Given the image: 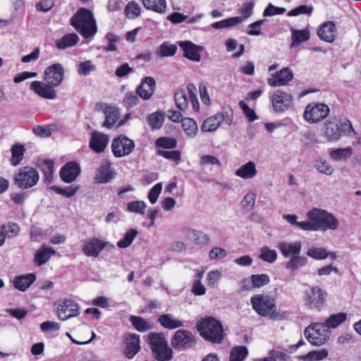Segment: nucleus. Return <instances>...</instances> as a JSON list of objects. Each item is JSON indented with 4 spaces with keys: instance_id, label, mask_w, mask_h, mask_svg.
<instances>
[{
    "instance_id": "60",
    "label": "nucleus",
    "mask_w": 361,
    "mask_h": 361,
    "mask_svg": "<svg viewBox=\"0 0 361 361\" xmlns=\"http://www.w3.org/2000/svg\"><path fill=\"white\" fill-rule=\"evenodd\" d=\"M96 70V65L93 64L91 61H86L84 62H81L78 68V73L80 75L87 76L90 74V73Z\"/></svg>"
},
{
    "instance_id": "13",
    "label": "nucleus",
    "mask_w": 361,
    "mask_h": 361,
    "mask_svg": "<svg viewBox=\"0 0 361 361\" xmlns=\"http://www.w3.org/2000/svg\"><path fill=\"white\" fill-rule=\"evenodd\" d=\"M64 77V69L61 63H54L45 69L44 78L51 86L58 87Z\"/></svg>"
},
{
    "instance_id": "11",
    "label": "nucleus",
    "mask_w": 361,
    "mask_h": 361,
    "mask_svg": "<svg viewBox=\"0 0 361 361\" xmlns=\"http://www.w3.org/2000/svg\"><path fill=\"white\" fill-rule=\"evenodd\" d=\"M134 148V141L123 135L115 137L111 143L113 154L118 158L129 155Z\"/></svg>"
},
{
    "instance_id": "42",
    "label": "nucleus",
    "mask_w": 361,
    "mask_h": 361,
    "mask_svg": "<svg viewBox=\"0 0 361 361\" xmlns=\"http://www.w3.org/2000/svg\"><path fill=\"white\" fill-rule=\"evenodd\" d=\"M54 162L51 159H44L40 165V169L44 176V182L50 183L53 180Z\"/></svg>"
},
{
    "instance_id": "23",
    "label": "nucleus",
    "mask_w": 361,
    "mask_h": 361,
    "mask_svg": "<svg viewBox=\"0 0 361 361\" xmlns=\"http://www.w3.org/2000/svg\"><path fill=\"white\" fill-rule=\"evenodd\" d=\"M54 87L49 84L40 81L35 80L30 84V90L42 98L48 99H54L56 97V92L53 89Z\"/></svg>"
},
{
    "instance_id": "7",
    "label": "nucleus",
    "mask_w": 361,
    "mask_h": 361,
    "mask_svg": "<svg viewBox=\"0 0 361 361\" xmlns=\"http://www.w3.org/2000/svg\"><path fill=\"white\" fill-rule=\"evenodd\" d=\"M39 179L37 171L31 166L20 168L15 175L16 185L21 189H27L35 185Z\"/></svg>"
},
{
    "instance_id": "10",
    "label": "nucleus",
    "mask_w": 361,
    "mask_h": 361,
    "mask_svg": "<svg viewBox=\"0 0 361 361\" xmlns=\"http://www.w3.org/2000/svg\"><path fill=\"white\" fill-rule=\"evenodd\" d=\"M330 112L329 106L323 103L309 104L303 113V118L309 123H317L326 118Z\"/></svg>"
},
{
    "instance_id": "2",
    "label": "nucleus",
    "mask_w": 361,
    "mask_h": 361,
    "mask_svg": "<svg viewBox=\"0 0 361 361\" xmlns=\"http://www.w3.org/2000/svg\"><path fill=\"white\" fill-rule=\"evenodd\" d=\"M200 335L212 343H221L224 338L223 325L213 317H207L197 324Z\"/></svg>"
},
{
    "instance_id": "43",
    "label": "nucleus",
    "mask_w": 361,
    "mask_h": 361,
    "mask_svg": "<svg viewBox=\"0 0 361 361\" xmlns=\"http://www.w3.org/2000/svg\"><path fill=\"white\" fill-rule=\"evenodd\" d=\"M347 319V314L340 312L336 314L331 315L324 324L329 330V329H334L343 323Z\"/></svg>"
},
{
    "instance_id": "19",
    "label": "nucleus",
    "mask_w": 361,
    "mask_h": 361,
    "mask_svg": "<svg viewBox=\"0 0 361 361\" xmlns=\"http://www.w3.org/2000/svg\"><path fill=\"white\" fill-rule=\"evenodd\" d=\"M156 88V80L154 78L146 76L142 79L140 85L136 87V93L144 99L147 100L152 97Z\"/></svg>"
},
{
    "instance_id": "40",
    "label": "nucleus",
    "mask_w": 361,
    "mask_h": 361,
    "mask_svg": "<svg viewBox=\"0 0 361 361\" xmlns=\"http://www.w3.org/2000/svg\"><path fill=\"white\" fill-rule=\"evenodd\" d=\"M328 355L329 351L325 348H322L318 350L310 351L305 355L298 356V358L305 361H319L325 359Z\"/></svg>"
},
{
    "instance_id": "45",
    "label": "nucleus",
    "mask_w": 361,
    "mask_h": 361,
    "mask_svg": "<svg viewBox=\"0 0 361 361\" xmlns=\"http://www.w3.org/2000/svg\"><path fill=\"white\" fill-rule=\"evenodd\" d=\"M183 131L190 137H195L198 130L196 122L190 118H185L182 120Z\"/></svg>"
},
{
    "instance_id": "62",
    "label": "nucleus",
    "mask_w": 361,
    "mask_h": 361,
    "mask_svg": "<svg viewBox=\"0 0 361 361\" xmlns=\"http://www.w3.org/2000/svg\"><path fill=\"white\" fill-rule=\"evenodd\" d=\"M307 255L317 260L324 259L327 257L326 250L324 247H311L307 250Z\"/></svg>"
},
{
    "instance_id": "27",
    "label": "nucleus",
    "mask_w": 361,
    "mask_h": 361,
    "mask_svg": "<svg viewBox=\"0 0 361 361\" xmlns=\"http://www.w3.org/2000/svg\"><path fill=\"white\" fill-rule=\"evenodd\" d=\"M277 247L284 257L289 256H295L299 255L302 249V243L300 241H294L291 243L280 242L278 243Z\"/></svg>"
},
{
    "instance_id": "15",
    "label": "nucleus",
    "mask_w": 361,
    "mask_h": 361,
    "mask_svg": "<svg viewBox=\"0 0 361 361\" xmlns=\"http://www.w3.org/2000/svg\"><path fill=\"white\" fill-rule=\"evenodd\" d=\"M292 101L293 97L290 94L281 90L276 91L271 98L274 111L276 113L286 111L290 107Z\"/></svg>"
},
{
    "instance_id": "32",
    "label": "nucleus",
    "mask_w": 361,
    "mask_h": 361,
    "mask_svg": "<svg viewBox=\"0 0 361 361\" xmlns=\"http://www.w3.org/2000/svg\"><path fill=\"white\" fill-rule=\"evenodd\" d=\"M257 171L255 162L250 161L242 165L235 171V176L244 179H250L256 176Z\"/></svg>"
},
{
    "instance_id": "17",
    "label": "nucleus",
    "mask_w": 361,
    "mask_h": 361,
    "mask_svg": "<svg viewBox=\"0 0 361 361\" xmlns=\"http://www.w3.org/2000/svg\"><path fill=\"white\" fill-rule=\"evenodd\" d=\"M124 343L126 344L125 355L128 359L133 358L141 348L139 335L129 332L125 334Z\"/></svg>"
},
{
    "instance_id": "25",
    "label": "nucleus",
    "mask_w": 361,
    "mask_h": 361,
    "mask_svg": "<svg viewBox=\"0 0 361 361\" xmlns=\"http://www.w3.org/2000/svg\"><path fill=\"white\" fill-rule=\"evenodd\" d=\"M103 114L105 116V120L102 123V127L111 129L119 118L120 112L118 108L115 106L104 104Z\"/></svg>"
},
{
    "instance_id": "48",
    "label": "nucleus",
    "mask_w": 361,
    "mask_h": 361,
    "mask_svg": "<svg viewBox=\"0 0 361 361\" xmlns=\"http://www.w3.org/2000/svg\"><path fill=\"white\" fill-rule=\"evenodd\" d=\"M130 321L135 329L140 332H145L149 330L152 326L143 318L137 316H130Z\"/></svg>"
},
{
    "instance_id": "9",
    "label": "nucleus",
    "mask_w": 361,
    "mask_h": 361,
    "mask_svg": "<svg viewBox=\"0 0 361 361\" xmlns=\"http://www.w3.org/2000/svg\"><path fill=\"white\" fill-rule=\"evenodd\" d=\"M327 293L319 286H312L304 293V304L308 310H320L324 306Z\"/></svg>"
},
{
    "instance_id": "55",
    "label": "nucleus",
    "mask_w": 361,
    "mask_h": 361,
    "mask_svg": "<svg viewBox=\"0 0 361 361\" xmlns=\"http://www.w3.org/2000/svg\"><path fill=\"white\" fill-rule=\"evenodd\" d=\"M124 12L128 18L134 19L140 16V7L136 2L130 1L127 4Z\"/></svg>"
},
{
    "instance_id": "29",
    "label": "nucleus",
    "mask_w": 361,
    "mask_h": 361,
    "mask_svg": "<svg viewBox=\"0 0 361 361\" xmlns=\"http://www.w3.org/2000/svg\"><path fill=\"white\" fill-rule=\"evenodd\" d=\"M20 231L19 226L16 224L8 223L0 226V247L5 243L6 238H11L18 235Z\"/></svg>"
},
{
    "instance_id": "34",
    "label": "nucleus",
    "mask_w": 361,
    "mask_h": 361,
    "mask_svg": "<svg viewBox=\"0 0 361 361\" xmlns=\"http://www.w3.org/2000/svg\"><path fill=\"white\" fill-rule=\"evenodd\" d=\"M56 251L52 248L47 246H42L37 252L35 256V262L38 266L45 264Z\"/></svg>"
},
{
    "instance_id": "35",
    "label": "nucleus",
    "mask_w": 361,
    "mask_h": 361,
    "mask_svg": "<svg viewBox=\"0 0 361 361\" xmlns=\"http://www.w3.org/2000/svg\"><path fill=\"white\" fill-rule=\"evenodd\" d=\"M165 116L166 114L163 111H157L149 114L147 118V121L152 130H158L162 127Z\"/></svg>"
},
{
    "instance_id": "14",
    "label": "nucleus",
    "mask_w": 361,
    "mask_h": 361,
    "mask_svg": "<svg viewBox=\"0 0 361 361\" xmlns=\"http://www.w3.org/2000/svg\"><path fill=\"white\" fill-rule=\"evenodd\" d=\"M57 314L61 320L76 317L79 314L78 305L72 300H60L57 307Z\"/></svg>"
},
{
    "instance_id": "20",
    "label": "nucleus",
    "mask_w": 361,
    "mask_h": 361,
    "mask_svg": "<svg viewBox=\"0 0 361 361\" xmlns=\"http://www.w3.org/2000/svg\"><path fill=\"white\" fill-rule=\"evenodd\" d=\"M108 244V242L98 238H90L84 243L82 252L87 257H96Z\"/></svg>"
},
{
    "instance_id": "46",
    "label": "nucleus",
    "mask_w": 361,
    "mask_h": 361,
    "mask_svg": "<svg viewBox=\"0 0 361 361\" xmlns=\"http://www.w3.org/2000/svg\"><path fill=\"white\" fill-rule=\"evenodd\" d=\"M188 238L196 244L207 243L209 240L207 234L196 230H189L187 233Z\"/></svg>"
},
{
    "instance_id": "16",
    "label": "nucleus",
    "mask_w": 361,
    "mask_h": 361,
    "mask_svg": "<svg viewBox=\"0 0 361 361\" xmlns=\"http://www.w3.org/2000/svg\"><path fill=\"white\" fill-rule=\"evenodd\" d=\"M109 142V137L101 132L93 130L89 142L90 148L97 154L104 152Z\"/></svg>"
},
{
    "instance_id": "49",
    "label": "nucleus",
    "mask_w": 361,
    "mask_h": 361,
    "mask_svg": "<svg viewBox=\"0 0 361 361\" xmlns=\"http://www.w3.org/2000/svg\"><path fill=\"white\" fill-rule=\"evenodd\" d=\"M177 51V47L169 42H164L159 46L157 54L161 57L172 56Z\"/></svg>"
},
{
    "instance_id": "21",
    "label": "nucleus",
    "mask_w": 361,
    "mask_h": 361,
    "mask_svg": "<svg viewBox=\"0 0 361 361\" xmlns=\"http://www.w3.org/2000/svg\"><path fill=\"white\" fill-rule=\"evenodd\" d=\"M80 166L75 161H69L60 171L61 180L67 183L73 182L80 173Z\"/></svg>"
},
{
    "instance_id": "53",
    "label": "nucleus",
    "mask_w": 361,
    "mask_h": 361,
    "mask_svg": "<svg viewBox=\"0 0 361 361\" xmlns=\"http://www.w3.org/2000/svg\"><path fill=\"white\" fill-rule=\"evenodd\" d=\"M243 22V18L240 16L232 17L212 24V27L215 29H221L228 27L238 23Z\"/></svg>"
},
{
    "instance_id": "50",
    "label": "nucleus",
    "mask_w": 361,
    "mask_h": 361,
    "mask_svg": "<svg viewBox=\"0 0 361 361\" xmlns=\"http://www.w3.org/2000/svg\"><path fill=\"white\" fill-rule=\"evenodd\" d=\"M248 354L245 346L234 347L230 354V361H243Z\"/></svg>"
},
{
    "instance_id": "44",
    "label": "nucleus",
    "mask_w": 361,
    "mask_h": 361,
    "mask_svg": "<svg viewBox=\"0 0 361 361\" xmlns=\"http://www.w3.org/2000/svg\"><path fill=\"white\" fill-rule=\"evenodd\" d=\"M50 189L65 197H72L79 190L80 186L78 185H72L63 188L57 185H52Z\"/></svg>"
},
{
    "instance_id": "31",
    "label": "nucleus",
    "mask_w": 361,
    "mask_h": 361,
    "mask_svg": "<svg viewBox=\"0 0 361 361\" xmlns=\"http://www.w3.org/2000/svg\"><path fill=\"white\" fill-rule=\"evenodd\" d=\"M223 121L224 117L220 116V113H218L204 120L201 126V130L205 133L215 131Z\"/></svg>"
},
{
    "instance_id": "56",
    "label": "nucleus",
    "mask_w": 361,
    "mask_h": 361,
    "mask_svg": "<svg viewBox=\"0 0 361 361\" xmlns=\"http://www.w3.org/2000/svg\"><path fill=\"white\" fill-rule=\"evenodd\" d=\"M314 10V7L312 5H300L297 6L288 11V16H298L299 15L311 16Z\"/></svg>"
},
{
    "instance_id": "61",
    "label": "nucleus",
    "mask_w": 361,
    "mask_h": 361,
    "mask_svg": "<svg viewBox=\"0 0 361 361\" xmlns=\"http://www.w3.org/2000/svg\"><path fill=\"white\" fill-rule=\"evenodd\" d=\"M176 106L181 111L185 110L188 106L186 94L183 91L176 92L174 94Z\"/></svg>"
},
{
    "instance_id": "37",
    "label": "nucleus",
    "mask_w": 361,
    "mask_h": 361,
    "mask_svg": "<svg viewBox=\"0 0 361 361\" xmlns=\"http://www.w3.org/2000/svg\"><path fill=\"white\" fill-rule=\"evenodd\" d=\"M146 9L158 13H165L166 11V2L165 0H142Z\"/></svg>"
},
{
    "instance_id": "38",
    "label": "nucleus",
    "mask_w": 361,
    "mask_h": 361,
    "mask_svg": "<svg viewBox=\"0 0 361 361\" xmlns=\"http://www.w3.org/2000/svg\"><path fill=\"white\" fill-rule=\"evenodd\" d=\"M292 42L290 47L298 46L299 44L306 42L310 39V32L307 30H291Z\"/></svg>"
},
{
    "instance_id": "12",
    "label": "nucleus",
    "mask_w": 361,
    "mask_h": 361,
    "mask_svg": "<svg viewBox=\"0 0 361 361\" xmlns=\"http://www.w3.org/2000/svg\"><path fill=\"white\" fill-rule=\"evenodd\" d=\"M251 303L257 313L262 317H267L276 305L274 298L264 295L252 297Z\"/></svg>"
},
{
    "instance_id": "28",
    "label": "nucleus",
    "mask_w": 361,
    "mask_h": 361,
    "mask_svg": "<svg viewBox=\"0 0 361 361\" xmlns=\"http://www.w3.org/2000/svg\"><path fill=\"white\" fill-rule=\"evenodd\" d=\"M35 274L30 273L15 277L13 286L20 291H25L35 281Z\"/></svg>"
},
{
    "instance_id": "1",
    "label": "nucleus",
    "mask_w": 361,
    "mask_h": 361,
    "mask_svg": "<svg viewBox=\"0 0 361 361\" xmlns=\"http://www.w3.org/2000/svg\"><path fill=\"white\" fill-rule=\"evenodd\" d=\"M71 25L86 39L92 37L97 32L92 12L85 8H80L71 19Z\"/></svg>"
},
{
    "instance_id": "22",
    "label": "nucleus",
    "mask_w": 361,
    "mask_h": 361,
    "mask_svg": "<svg viewBox=\"0 0 361 361\" xmlns=\"http://www.w3.org/2000/svg\"><path fill=\"white\" fill-rule=\"evenodd\" d=\"M115 177V173L111 169V163L107 160H103L97 170L94 177L95 182L98 183H109Z\"/></svg>"
},
{
    "instance_id": "64",
    "label": "nucleus",
    "mask_w": 361,
    "mask_h": 361,
    "mask_svg": "<svg viewBox=\"0 0 361 361\" xmlns=\"http://www.w3.org/2000/svg\"><path fill=\"white\" fill-rule=\"evenodd\" d=\"M134 72V68L130 67L128 63H124L118 66L115 70V75L119 78H123Z\"/></svg>"
},
{
    "instance_id": "24",
    "label": "nucleus",
    "mask_w": 361,
    "mask_h": 361,
    "mask_svg": "<svg viewBox=\"0 0 361 361\" xmlns=\"http://www.w3.org/2000/svg\"><path fill=\"white\" fill-rule=\"evenodd\" d=\"M293 78V73L288 68H283L279 72L272 74L268 79V84L271 87L285 85Z\"/></svg>"
},
{
    "instance_id": "33",
    "label": "nucleus",
    "mask_w": 361,
    "mask_h": 361,
    "mask_svg": "<svg viewBox=\"0 0 361 361\" xmlns=\"http://www.w3.org/2000/svg\"><path fill=\"white\" fill-rule=\"evenodd\" d=\"M79 42V37L75 33H69L63 35L56 41V47L59 49H65L77 44Z\"/></svg>"
},
{
    "instance_id": "59",
    "label": "nucleus",
    "mask_w": 361,
    "mask_h": 361,
    "mask_svg": "<svg viewBox=\"0 0 361 361\" xmlns=\"http://www.w3.org/2000/svg\"><path fill=\"white\" fill-rule=\"evenodd\" d=\"M315 168L322 173L330 176L334 173V168L323 159H319L314 164Z\"/></svg>"
},
{
    "instance_id": "5",
    "label": "nucleus",
    "mask_w": 361,
    "mask_h": 361,
    "mask_svg": "<svg viewBox=\"0 0 361 361\" xmlns=\"http://www.w3.org/2000/svg\"><path fill=\"white\" fill-rule=\"evenodd\" d=\"M307 217L314 222V231H334L339 224L338 220L333 214L322 209L313 208L307 213Z\"/></svg>"
},
{
    "instance_id": "30",
    "label": "nucleus",
    "mask_w": 361,
    "mask_h": 361,
    "mask_svg": "<svg viewBox=\"0 0 361 361\" xmlns=\"http://www.w3.org/2000/svg\"><path fill=\"white\" fill-rule=\"evenodd\" d=\"M158 322L162 326L168 329H175L184 326L183 321L178 319L172 314L160 315Z\"/></svg>"
},
{
    "instance_id": "39",
    "label": "nucleus",
    "mask_w": 361,
    "mask_h": 361,
    "mask_svg": "<svg viewBox=\"0 0 361 361\" xmlns=\"http://www.w3.org/2000/svg\"><path fill=\"white\" fill-rule=\"evenodd\" d=\"M11 151L12 154L11 164V165L16 166L20 164L23 160L25 152V148L23 145L16 144L12 146Z\"/></svg>"
},
{
    "instance_id": "3",
    "label": "nucleus",
    "mask_w": 361,
    "mask_h": 361,
    "mask_svg": "<svg viewBox=\"0 0 361 361\" xmlns=\"http://www.w3.org/2000/svg\"><path fill=\"white\" fill-rule=\"evenodd\" d=\"M147 343L154 359L157 361H170L173 357L172 348L163 333L151 332L147 335Z\"/></svg>"
},
{
    "instance_id": "41",
    "label": "nucleus",
    "mask_w": 361,
    "mask_h": 361,
    "mask_svg": "<svg viewBox=\"0 0 361 361\" xmlns=\"http://www.w3.org/2000/svg\"><path fill=\"white\" fill-rule=\"evenodd\" d=\"M269 276L267 274H253L248 279H244V283H252L253 288H260L269 283Z\"/></svg>"
},
{
    "instance_id": "26",
    "label": "nucleus",
    "mask_w": 361,
    "mask_h": 361,
    "mask_svg": "<svg viewBox=\"0 0 361 361\" xmlns=\"http://www.w3.org/2000/svg\"><path fill=\"white\" fill-rule=\"evenodd\" d=\"M336 28L333 21L323 23L317 31L319 37L326 42H333L336 37Z\"/></svg>"
},
{
    "instance_id": "6",
    "label": "nucleus",
    "mask_w": 361,
    "mask_h": 361,
    "mask_svg": "<svg viewBox=\"0 0 361 361\" xmlns=\"http://www.w3.org/2000/svg\"><path fill=\"white\" fill-rule=\"evenodd\" d=\"M304 335L312 345L321 346L327 343L331 331L324 323L317 322L307 326L304 331Z\"/></svg>"
},
{
    "instance_id": "8",
    "label": "nucleus",
    "mask_w": 361,
    "mask_h": 361,
    "mask_svg": "<svg viewBox=\"0 0 361 361\" xmlns=\"http://www.w3.org/2000/svg\"><path fill=\"white\" fill-rule=\"evenodd\" d=\"M196 344V338L194 334L188 330H177L171 340L173 348L178 351H184L192 348Z\"/></svg>"
},
{
    "instance_id": "47",
    "label": "nucleus",
    "mask_w": 361,
    "mask_h": 361,
    "mask_svg": "<svg viewBox=\"0 0 361 361\" xmlns=\"http://www.w3.org/2000/svg\"><path fill=\"white\" fill-rule=\"evenodd\" d=\"M353 154V149L350 147L346 148H338L330 152V157L335 161H340L349 158Z\"/></svg>"
},
{
    "instance_id": "58",
    "label": "nucleus",
    "mask_w": 361,
    "mask_h": 361,
    "mask_svg": "<svg viewBox=\"0 0 361 361\" xmlns=\"http://www.w3.org/2000/svg\"><path fill=\"white\" fill-rule=\"evenodd\" d=\"M139 102L140 99L136 92H127L123 99V104L127 109L132 108L133 106L137 105Z\"/></svg>"
},
{
    "instance_id": "4",
    "label": "nucleus",
    "mask_w": 361,
    "mask_h": 361,
    "mask_svg": "<svg viewBox=\"0 0 361 361\" xmlns=\"http://www.w3.org/2000/svg\"><path fill=\"white\" fill-rule=\"evenodd\" d=\"M351 133H353V135H357V132L349 120L342 121L334 118L325 123L324 135L329 142H336L341 139L342 135L350 136Z\"/></svg>"
},
{
    "instance_id": "51",
    "label": "nucleus",
    "mask_w": 361,
    "mask_h": 361,
    "mask_svg": "<svg viewBox=\"0 0 361 361\" xmlns=\"http://www.w3.org/2000/svg\"><path fill=\"white\" fill-rule=\"evenodd\" d=\"M137 235V231L136 229H130L128 232L126 233L123 238L117 243L118 247L120 248H126L129 247L132 244Z\"/></svg>"
},
{
    "instance_id": "36",
    "label": "nucleus",
    "mask_w": 361,
    "mask_h": 361,
    "mask_svg": "<svg viewBox=\"0 0 361 361\" xmlns=\"http://www.w3.org/2000/svg\"><path fill=\"white\" fill-rule=\"evenodd\" d=\"M307 262V257L297 255L290 257V259L286 262L285 266L287 269L294 271L306 266Z\"/></svg>"
},
{
    "instance_id": "18",
    "label": "nucleus",
    "mask_w": 361,
    "mask_h": 361,
    "mask_svg": "<svg viewBox=\"0 0 361 361\" xmlns=\"http://www.w3.org/2000/svg\"><path fill=\"white\" fill-rule=\"evenodd\" d=\"M178 46L183 51V56L190 61L199 62L201 60L200 52L204 49L202 46H199L190 41H181Z\"/></svg>"
},
{
    "instance_id": "54",
    "label": "nucleus",
    "mask_w": 361,
    "mask_h": 361,
    "mask_svg": "<svg viewBox=\"0 0 361 361\" xmlns=\"http://www.w3.org/2000/svg\"><path fill=\"white\" fill-rule=\"evenodd\" d=\"M147 204L144 201L135 200L127 204V211L132 213L144 214Z\"/></svg>"
},
{
    "instance_id": "63",
    "label": "nucleus",
    "mask_w": 361,
    "mask_h": 361,
    "mask_svg": "<svg viewBox=\"0 0 361 361\" xmlns=\"http://www.w3.org/2000/svg\"><path fill=\"white\" fill-rule=\"evenodd\" d=\"M239 106L250 121H254L258 119V116L255 111L250 109L244 101L239 102Z\"/></svg>"
},
{
    "instance_id": "57",
    "label": "nucleus",
    "mask_w": 361,
    "mask_h": 361,
    "mask_svg": "<svg viewBox=\"0 0 361 361\" xmlns=\"http://www.w3.org/2000/svg\"><path fill=\"white\" fill-rule=\"evenodd\" d=\"M155 145L157 147L164 149H173L177 145V141L175 138L163 137H159L155 141Z\"/></svg>"
},
{
    "instance_id": "52",
    "label": "nucleus",
    "mask_w": 361,
    "mask_h": 361,
    "mask_svg": "<svg viewBox=\"0 0 361 361\" xmlns=\"http://www.w3.org/2000/svg\"><path fill=\"white\" fill-rule=\"evenodd\" d=\"M277 252L275 250H271L267 246H264L260 250L259 258L267 262L273 263L277 259Z\"/></svg>"
}]
</instances>
